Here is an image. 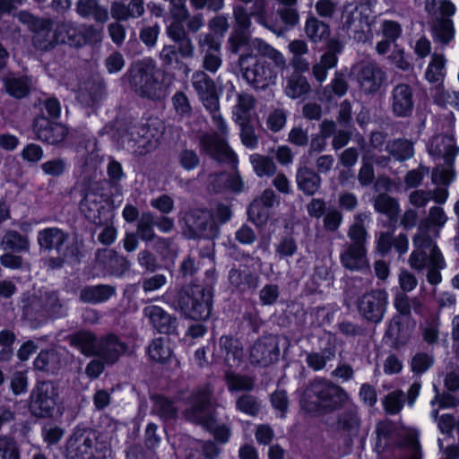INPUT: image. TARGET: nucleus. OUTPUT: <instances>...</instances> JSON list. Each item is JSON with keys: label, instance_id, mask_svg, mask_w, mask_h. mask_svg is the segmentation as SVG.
<instances>
[{"label": "nucleus", "instance_id": "obj_3", "mask_svg": "<svg viewBox=\"0 0 459 459\" xmlns=\"http://www.w3.org/2000/svg\"><path fill=\"white\" fill-rule=\"evenodd\" d=\"M68 233L56 227L45 228L38 233V243L41 250H55L56 256H50L48 264L52 269L62 268L65 264H80L86 257L82 241L74 239L66 243Z\"/></svg>", "mask_w": 459, "mask_h": 459}, {"label": "nucleus", "instance_id": "obj_2", "mask_svg": "<svg viewBox=\"0 0 459 459\" xmlns=\"http://www.w3.org/2000/svg\"><path fill=\"white\" fill-rule=\"evenodd\" d=\"M189 405L185 410L186 419L201 426L211 434L213 441L220 445L227 444L232 435L229 424L219 422L216 410L212 403V392L207 388L194 389L186 399Z\"/></svg>", "mask_w": 459, "mask_h": 459}, {"label": "nucleus", "instance_id": "obj_57", "mask_svg": "<svg viewBox=\"0 0 459 459\" xmlns=\"http://www.w3.org/2000/svg\"><path fill=\"white\" fill-rule=\"evenodd\" d=\"M434 359L426 352L416 353L411 362V369L415 374H423L433 365Z\"/></svg>", "mask_w": 459, "mask_h": 459}, {"label": "nucleus", "instance_id": "obj_29", "mask_svg": "<svg viewBox=\"0 0 459 459\" xmlns=\"http://www.w3.org/2000/svg\"><path fill=\"white\" fill-rule=\"evenodd\" d=\"M152 402V413L161 420H174L178 416V407L172 399L162 394H154L151 396Z\"/></svg>", "mask_w": 459, "mask_h": 459}, {"label": "nucleus", "instance_id": "obj_40", "mask_svg": "<svg viewBox=\"0 0 459 459\" xmlns=\"http://www.w3.org/2000/svg\"><path fill=\"white\" fill-rule=\"evenodd\" d=\"M310 91V84L307 78L300 74H293L287 81L285 89L286 95L292 100L299 99L303 95L308 93Z\"/></svg>", "mask_w": 459, "mask_h": 459}, {"label": "nucleus", "instance_id": "obj_62", "mask_svg": "<svg viewBox=\"0 0 459 459\" xmlns=\"http://www.w3.org/2000/svg\"><path fill=\"white\" fill-rule=\"evenodd\" d=\"M382 35L393 42H395L402 35L403 29L398 22L385 20L381 24Z\"/></svg>", "mask_w": 459, "mask_h": 459}, {"label": "nucleus", "instance_id": "obj_54", "mask_svg": "<svg viewBox=\"0 0 459 459\" xmlns=\"http://www.w3.org/2000/svg\"><path fill=\"white\" fill-rule=\"evenodd\" d=\"M40 169L47 176L59 178L67 170V162L63 158H54L43 162Z\"/></svg>", "mask_w": 459, "mask_h": 459}, {"label": "nucleus", "instance_id": "obj_25", "mask_svg": "<svg viewBox=\"0 0 459 459\" xmlns=\"http://www.w3.org/2000/svg\"><path fill=\"white\" fill-rule=\"evenodd\" d=\"M298 188L304 195L312 196L321 187V177L314 169L306 166L299 167L296 174Z\"/></svg>", "mask_w": 459, "mask_h": 459}, {"label": "nucleus", "instance_id": "obj_63", "mask_svg": "<svg viewBox=\"0 0 459 459\" xmlns=\"http://www.w3.org/2000/svg\"><path fill=\"white\" fill-rule=\"evenodd\" d=\"M439 338V320L432 318L427 321V325L422 331V339L429 345L435 344Z\"/></svg>", "mask_w": 459, "mask_h": 459}, {"label": "nucleus", "instance_id": "obj_9", "mask_svg": "<svg viewBox=\"0 0 459 459\" xmlns=\"http://www.w3.org/2000/svg\"><path fill=\"white\" fill-rule=\"evenodd\" d=\"M32 130L36 138L42 143L61 149L74 147V134L70 133L69 128L46 117L44 113L34 117Z\"/></svg>", "mask_w": 459, "mask_h": 459}, {"label": "nucleus", "instance_id": "obj_23", "mask_svg": "<svg viewBox=\"0 0 459 459\" xmlns=\"http://www.w3.org/2000/svg\"><path fill=\"white\" fill-rule=\"evenodd\" d=\"M75 12L82 19H92L96 23L105 24L108 19V10L98 0H77Z\"/></svg>", "mask_w": 459, "mask_h": 459}, {"label": "nucleus", "instance_id": "obj_55", "mask_svg": "<svg viewBox=\"0 0 459 459\" xmlns=\"http://www.w3.org/2000/svg\"><path fill=\"white\" fill-rule=\"evenodd\" d=\"M178 160L181 168L186 171L195 169L200 164V157L195 151L183 149L179 152Z\"/></svg>", "mask_w": 459, "mask_h": 459}, {"label": "nucleus", "instance_id": "obj_31", "mask_svg": "<svg viewBox=\"0 0 459 459\" xmlns=\"http://www.w3.org/2000/svg\"><path fill=\"white\" fill-rule=\"evenodd\" d=\"M212 185L218 193L228 190L240 193L244 189V182L238 173H217L212 178Z\"/></svg>", "mask_w": 459, "mask_h": 459}, {"label": "nucleus", "instance_id": "obj_15", "mask_svg": "<svg viewBox=\"0 0 459 459\" xmlns=\"http://www.w3.org/2000/svg\"><path fill=\"white\" fill-rule=\"evenodd\" d=\"M86 196L81 202V211L91 223L95 225H107L114 216V209L110 202L102 196L97 199L96 195Z\"/></svg>", "mask_w": 459, "mask_h": 459}, {"label": "nucleus", "instance_id": "obj_20", "mask_svg": "<svg viewBox=\"0 0 459 459\" xmlns=\"http://www.w3.org/2000/svg\"><path fill=\"white\" fill-rule=\"evenodd\" d=\"M229 281L232 289L239 293H254L259 282V276L249 268H232L229 272Z\"/></svg>", "mask_w": 459, "mask_h": 459}, {"label": "nucleus", "instance_id": "obj_53", "mask_svg": "<svg viewBox=\"0 0 459 459\" xmlns=\"http://www.w3.org/2000/svg\"><path fill=\"white\" fill-rule=\"evenodd\" d=\"M250 34L247 31L233 30L228 39L229 49L233 54H238L242 48L249 50Z\"/></svg>", "mask_w": 459, "mask_h": 459}, {"label": "nucleus", "instance_id": "obj_45", "mask_svg": "<svg viewBox=\"0 0 459 459\" xmlns=\"http://www.w3.org/2000/svg\"><path fill=\"white\" fill-rule=\"evenodd\" d=\"M57 355L54 350H41L33 361L36 370L54 373L56 369Z\"/></svg>", "mask_w": 459, "mask_h": 459}, {"label": "nucleus", "instance_id": "obj_50", "mask_svg": "<svg viewBox=\"0 0 459 459\" xmlns=\"http://www.w3.org/2000/svg\"><path fill=\"white\" fill-rule=\"evenodd\" d=\"M367 230L363 224L361 215L359 214L355 217V222L350 227L348 237L351 241V245L366 247L367 242Z\"/></svg>", "mask_w": 459, "mask_h": 459}, {"label": "nucleus", "instance_id": "obj_58", "mask_svg": "<svg viewBox=\"0 0 459 459\" xmlns=\"http://www.w3.org/2000/svg\"><path fill=\"white\" fill-rule=\"evenodd\" d=\"M103 28H97L93 24L83 25L82 30H80V41L82 47L90 44L97 43L101 41Z\"/></svg>", "mask_w": 459, "mask_h": 459}, {"label": "nucleus", "instance_id": "obj_37", "mask_svg": "<svg viewBox=\"0 0 459 459\" xmlns=\"http://www.w3.org/2000/svg\"><path fill=\"white\" fill-rule=\"evenodd\" d=\"M348 87L344 74L336 71L331 82L323 89L322 99L330 102L334 97L342 98L347 93Z\"/></svg>", "mask_w": 459, "mask_h": 459}, {"label": "nucleus", "instance_id": "obj_10", "mask_svg": "<svg viewBox=\"0 0 459 459\" xmlns=\"http://www.w3.org/2000/svg\"><path fill=\"white\" fill-rule=\"evenodd\" d=\"M0 249L4 253L0 255V264L7 269L19 270L22 267V254L30 250L27 235L15 230H6L0 237Z\"/></svg>", "mask_w": 459, "mask_h": 459}, {"label": "nucleus", "instance_id": "obj_35", "mask_svg": "<svg viewBox=\"0 0 459 459\" xmlns=\"http://www.w3.org/2000/svg\"><path fill=\"white\" fill-rule=\"evenodd\" d=\"M200 143L203 150L214 158L220 155H225L229 158L230 156L236 157V153L230 148L228 143L216 135L204 136Z\"/></svg>", "mask_w": 459, "mask_h": 459}, {"label": "nucleus", "instance_id": "obj_33", "mask_svg": "<svg viewBox=\"0 0 459 459\" xmlns=\"http://www.w3.org/2000/svg\"><path fill=\"white\" fill-rule=\"evenodd\" d=\"M99 338L91 331H79L72 335L71 344L86 357H94Z\"/></svg>", "mask_w": 459, "mask_h": 459}, {"label": "nucleus", "instance_id": "obj_52", "mask_svg": "<svg viewBox=\"0 0 459 459\" xmlns=\"http://www.w3.org/2000/svg\"><path fill=\"white\" fill-rule=\"evenodd\" d=\"M264 321L257 313L247 312L243 315L242 330L247 337L259 333Z\"/></svg>", "mask_w": 459, "mask_h": 459}, {"label": "nucleus", "instance_id": "obj_8", "mask_svg": "<svg viewBox=\"0 0 459 459\" xmlns=\"http://www.w3.org/2000/svg\"><path fill=\"white\" fill-rule=\"evenodd\" d=\"M183 234L188 239H214L219 227L212 221V212L206 207H190L183 213Z\"/></svg>", "mask_w": 459, "mask_h": 459}, {"label": "nucleus", "instance_id": "obj_39", "mask_svg": "<svg viewBox=\"0 0 459 459\" xmlns=\"http://www.w3.org/2000/svg\"><path fill=\"white\" fill-rule=\"evenodd\" d=\"M255 100L248 93L238 94L237 104L233 112L236 121L241 126L247 125L250 119V111L255 107Z\"/></svg>", "mask_w": 459, "mask_h": 459}, {"label": "nucleus", "instance_id": "obj_46", "mask_svg": "<svg viewBox=\"0 0 459 459\" xmlns=\"http://www.w3.org/2000/svg\"><path fill=\"white\" fill-rule=\"evenodd\" d=\"M250 159L254 170L258 177H271L276 172V165L272 158L255 154Z\"/></svg>", "mask_w": 459, "mask_h": 459}, {"label": "nucleus", "instance_id": "obj_14", "mask_svg": "<svg viewBox=\"0 0 459 459\" xmlns=\"http://www.w3.org/2000/svg\"><path fill=\"white\" fill-rule=\"evenodd\" d=\"M238 65L244 78L252 83L267 81L272 76L271 64L265 60L264 56L255 55L252 50L239 56Z\"/></svg>", "mask_w": 459, "mask_h": 459}, {"label": "nucleus", "instance_id": "obj_13", "mask_svg": "<svg viewBox=\"0 0 459 459\" xmlns=\"http://www.w3.org/2000/svg\"><path fill=\"white\" fill-rule=\"evenodd\" d=\"M279 341L276 336L268 333L259 337L249 350V360L254 366L268 367L279 360Z\"/></svg>", "mask_w": 459, "mask_h": 459}, {"label": "nucleus", "instance_id": "obj_48", "mask_svg": "<svg viewBox=\"0 0 459 459\" xmlns=\"http://www.w3.org/2000/svg\"><path fill=\"white\" fill-rule=\"evenodd\" d=\"M108 184V186L118 191L121 189V181L126 178V175L119 161L111 158L107 167Z\"/></svg>", "mask_w": 459, "mask_h": 459}, {"label": "nucleus", "instance_id": "obj_61", "mask_svg": "<svg viewBox=\"0 0 459 459\" xmlns=\"http://www.w3.org/2000/svg\"><path fill=\"white\" fill-rule=\"evenodd\" d=\"M298 250V245L292 236H284L275 247L276 254L281 258L290 257Z\"/></svg>", "mask_w": 459, "mask_h": 459}, {"label": "nucleus", "instance_id": "obj_49", "mask_svg": "<svg viewBox=\"0 0 459 459\" xmlns=\"http://www.w3.org/2000/svg\"><path fill=\"white\" fill-rule=\"evenodd\" d=\"M123 14L118 13V10H114L112 16L117 21H126L130 17H140L144 13V6L143 0H131L128 6L124 4L120 5Z\"/></svg>", "mask_w": 459, "mask_h": 459}, {"label": "nucleus", "instance_id": "obj_34", "mask_svg": "<svg viewBox=\"0 0 459 459\" xmlns=\"http://www.w3.org/2000/svg\"><path fill=\"white\" fill-rule=\"evenodd\" d=\"M360 423L359 407L352 402L336 419L337 429L348 433L357 430Z\"/></svg>", "mask_w": 459, "mask_h": 459}, {"label": "nucleus", "instance_id": "obj_56", "mask_svg": "<svg viewBox=\"0 0 459 459\" xmlns=\"http://www.w3.org/2000/svg\"><path fill=\"white\" fill-rule=\"evenodd\" d=\"M445 66V60L441 56H435L429 62L426 73V79L432 83L437 82L442 78V70Z\"/></svg>", "mask_w": 459, "mask_h": 459}, {"label": "nucleus", "instance_id": "obj_22", "mask_svg": "<svg viewBox=\"0 0 459 459\" xmlns=\"http://www.w3.org/2000/svg\"><path fill=\"white\" fill-rule=\"evenodd\" d=\"M144 314L149 317L151 324L162 334H172L175 333L177 325L176 318L172 317L160 306H151L144 308Z\"/></svg>", "mask_w": 459, "mask_h": 459}, {"label": "nucleus", "instance_id": "obj_26", "mask_svg": "<svg viewBox=\"0 0 459 459\" xmlns=\"http://www.w3.org/2000/svg\"><path fill=\"white\" fill-rule=\"evenodd\" d=\"M342 266L350 271H359L368 264L366 247L350 244L340 255Z\"/></svg>", "mask_w": 459, "mask_h": 459}, {"label": "nucleus", "instance_id": "obj_32", "mask_svg": "<svg viewBox=\"0 0 459 459\" xmlns=\"http://www.w3.org/2000/svg\"><path fill=\"white\" fill-rule=\"evenodd\" d=\"M305 32L308 39L316 44L328 39L331 30L328 23L313 15H308L305 23Z\"/></svg>", "mask_w": 459, "mask_h": 459}, {"label": "nucleus", "instance_id": "obj_28", "mask_svg": "<svg viewBox=\"0 0 459 459\" xmlns=\"http://www.w3.org/2000/svg\"><path fill=\"white\" fill-rule=\"evenodd\" d=\"M99 255L104 269L109 275L122 277L130 268L129 261L113 249H106L102 255Z\"/></svg>", "mask_w": 459, "mask_h": 459}, {"label": "nucleus", "instance_id": "obj_41", "mask_svg": "<svg viewBox=\"0 0 459 459\" xmlns=\"http://www.w3.org/2000/svg\"><path fill=\"white\" fill-rule=\"evenodd\" d=\"M247 214L248 221L255 224V227L263 228L270 219L271 209L264 206L257 199H254L247 207Z\"/></svg>", "mask_w": 459, "mask_h": 459}, {"label": "nucleus", "instance_id": "obj_43", "mask_svg": "<svg viewBox=\"0 0 459 459\" xmlns=\"http://www.w3.org/2000/svg\"><path fill=\"white\" fill-rule=\"evenodd\" d=\"M386 150L390 155L398 161H405L414 154L412 143L406 139H397L389 143Z\"/></svg>", "mask_w": 459, "mask_h": 459}, {"label": "nucleus", "instance_id": "obj_24", "mask_svg": "<svg viewBox=\"0 0 459 459\" xmlns=\"http://www.w3.org/2000/svg\"><path fill=\"white\" fill-rule=\"evenodd\" d=\"M220 352L227 365L239 366L243 359L242 342L232 335H222L219 341Z\"/></svg>", "mask_w": 459, "mask_h": 459}, {"label": "nucleus", "instance_id": "obj_64", "mask_svg": "<svg viewBox=\"0 0 459 459\" xmlns=\"http://www.w3.org/2000/svg\"><path fill=\"white\" fill-rule=\"evenodd\" d=\"M172 104L177 112L181 117L189 115L192 111L191 105L186 94L183 91H177L172 97Z\"/></svg>", "mask_w": 459, "mask_h": 459}, {"label": "nucleus", "instance_id": "obj_19", "mask_svg": "<svg viewBox=\"0 0 459 459\" xmlns=\"http://www.w3.org/2000/svg\"><path fill=\"white\" fill-rule=\"evenodd\" d=\"M266 15L264 0H255L250 11L242 4H237L233 7V17L235 20L234 30L248 32L252 24L251 18L256 17L259 20Z\"/></svg>", "mask_w": 459, "mask_h": 459}, {"label": "nucleus", "instance_id": "obj_44", "mask_svg": "<svg viewBox=\"0 0 459 459\" xmlns=\"http://www.w3.org/2000/svg\"><path fill=\"white\" fill-rule=\"evenodd\" d=\"M148 354L152 360L165 363L170 358L172 351L167 342L160 337L155 338L148 348Z\"/></svg>", "mask_w": 459, "mask_h": 459}, {"label": "nucleus", "instance_id": "obj_11", "mask_svg": "<svg viewBox=\"0 0 459 459\" xmlns=\"http://www.w3.org/2000/svg\"><path fill=\"white\" fill-rule=\"evenodd\" d=\"M388 305V294L384 289H374L364 293L358 299V310L368 322L378 324L382 321Z\"/></svg>", "mask_w": 459, "mask_h": 459}, {"label": "nucleus", "instance_id": "obj_4", "mask_svg": "<svg viewBox=\"0 0 459 459\" xmlns=\"http://www.w3.org/2000/svg\"><path fill=\"white\" fill-rule=\"evenodd\" d=\"M348 392L332 382L313 386L300 400L301 410L311 416H322L342 410L350 402Z\"/></svg>", "mask_w": 459, "mask_h": 459}, {"label": "nucleus", "instance_id": "obj_17", "mask_svg": "<svg viewBox=\"0 0 459 459\" xmlns=\"http://www.w3.org/2000/svg\"><path fill=\"white\" fill-rule=\"evenodd\" d=\"M341 28L348 35L352 34L358 40H362L364 27H369L368 15L363 14L358 4H345L342 10Z\"/></svg>", "mask_w": 459, "mask_h": 459}, {"label": "nucleus", "instance_id": "obj_59", "mask_svg": "<svg viewBox=\"0 0 459 459\" xmlns=\"http://www.w3.org/2000/svg\"><path fill=\"white\" fill-rule=\"evenodd\" d=\"M394 307L396 314L394 316H401L404 319L413 320L411 317V306L409 297L405 293H398L394 299Z\"/></svg>", "mask_w": 459, "mask_h": 459}, {"label": "nucleus", "instance_id": "obj_27", "mask_svg": "<svg viewBox=\"0 0 459 459\" xmlns=\"http://www.w3.org/2000/svg\"><path fill=\"white\" fill-rule=\"evenodd\" d=\"M53 37L57 45L82 48L80 30L72 22H61L56 25Z\"/></svg>", "mask_w": 459, "mask_h": 459}, {"label": "nucleus", "instance_id": "obj_12", "mask_svg": "<svg viewBox=\"0 0 459 459\" xmlns=\"http://www.w3.org/2000/svg\"><path fill=\"white\" fill-rule=\"evenodd\" d=\"M414 327V320L393 316L386 324L383 341L391 349L399 351L410 343Z\"/></svg>", "mask_w": 459, "mask_h": 459}, {"label": "nucleus", "instance_id": "obj_7", "mask_svg": "<svg viewBox=\"0 0 459 459\" xmlns=\"http://www.w3.org/2000/svg\"><path fill=\"white\" fill-rule=\"evenodd\" d=\"M59 399V388L55 382L39 380L30 393L28 411L35 419H50L55 414Z\"/></svg>", "mask_w": 459, "mask_h": 459}, {"label": "nucleus", "instance_id": "obj_5", "mask_svg": "<svg viewBox=\"0 0 459 459\" xmlns=\"http://www.w3.org/2000/svg\"><path fill=\"white\" fill-rule=\"evenodd\" d=\"M110 444L100 432L84 429L74 432L65 445V459H107Z\"/></svg>", "mask_w": 459, "mask_h": 459}, {"label": "nucleus", "instance_id": "obj_16", "mask_svg": "<svg viewBox=\"0 0 459 459\" xmlns=\"http://www.w3.org/2000/svg\"><path fill=\"white\" fill-rule=\"evenodd\" d=\"M415 99L413 88L405 82L396 84L390 97V108L396 117H410L414 110Z\"/></svg>", "mask_w": 459, "mask_h": 459}, {"label": "nucleus", "instance_id": "obj_47", "mask_svg": "<svg viewBox=\"0 0 459 459\" xmlns=\"http://www.w3.org/2000/svg\"><path fill=\"white\" fill-rule=\"evenodd\" d=\"M225 381L230 392L251 391L254 388L253 379L245 375L227 373Z\"/></svg>", "mask_w": 459, "mask_h": 459}, {"label": "nucleus", "instance_id": "obj_38", "mask_svg": "<svg viewBox=\"0 0 459 459\" xmlns=\"http://www.w3.org/2000/svg\"><path fill=\"white\" fill-rule=\"evenodd\" d=\"M375 210L387 216L391 222H396L400 212L398 201L386 194H380L375 200Z\"/></svg>", "mask_w": 459, "mask_h": 459}, {"label": "nucleus", "instance_id": "obj_51", "mask_svg": "<svg viewBox=\"0 0 459 459\" xmlns=\"http://www.w3.org/2000/svg\"><path fill=\"white\" fill-rule=\"evenodd\" d=\"M236 408L247 415L256 416L260 411V403L255 396L246 394L238 398Z\"/></svg>", "mask_w": 459, "mask_h": 459}, {"label": "nucleus", "instance_id": "obj_18", "mask_svg": "<svg viewBox=\"0 0 459 459\" xmlns=\"http://www.w3.org/2000/svg\"><path fill=\"white\" fill-rule=\"evenodd\" d=\"M127 345L114 333H108L99 338L94 357L104 360L107 365L117 363L126 351Z\"/></svg>", "mask_w": 459, "mask_h": 459}, {"label": "nucleus", "instance_id": "obj_30", "mask_svg": "<svg viewBox=\"0 0 459 459\" xmlns=\"http://www.w3.org/2000/svg\"><path fill=\"white\" fill-rule=\"evenodd\" d=\"M116 294V289L107 284L85 286L80 291L82 301L90 304H100L108 301Z\"/></svg>", "mask_w": 459, "mask_h": 459}, {"label": "nucleus", "instance_id": "obj_6", "mask_svg": "<svg viewBox=\"0 0 459 459\" xmlns=\"http://www.w3.org/2000/svg\"><path fill=\"white\" fill-rule=\"evenodd\" d=\"M130 84L141 97L152 100H160L167 93L164 72L156 68L152 62L136 65L131 73Z\"/></svg>", "mask_w": 459, "mask_h": 459}, {"label": "nucleus", "instance_id": "obj_1", "mask_svg": "<svg viewBox=\"0 0 459 459\" xmlns=\"http://www.w3.org/2000/svg\"><path fill=\"white\" fill-rule=\"evenodd\" d=\"M216 284L215 272L207 270L202 281L184 285L178 290L173 299L174 308L186 319L208 320L213 310Z\"/></svg>", "mask_w": 459, "mask_h": 459}, {"label": "nucleus", "instance_id": "obj_60", "mask_svg": "<svg viewBox=\"0 0 459 459\" xmlns=\"http://www.w3.org/2000/svg\"><path fill=\"white\" fill-rule=\"evenodd\" d=\"M0 459H20L16 443L8 437H0Z\"/></svg>", "mask_w": 459, "mask_h": 459}, {"label": "nucleus", "instance_id": "obj_42", "mask_svg": "<svg viewBox=\"0 0 459 459\" xmlns=\"http://www.w3.org/2000/svg\"><path fill=\"white\" fill-rule=\"evenodd\" d=\"M160 57L163 65L167 69H175L178 71H186L187 65L182 60L176 46H164L160 51Z\"/></svg>", "mask_w": 459, "mask_h": 459}, {"label": "nucleus", "instance_id": "obj_21", "mask_svg": "<svg viewBox=\"0 0 459 459\" xmlns=\"http://www.w3.org/2000/svg\"><path fill=\"white\" fill-rule=\"evenodd\" d=\"M385 79V74L373 64L364 65L358 74L359 86L367 94L378 91Z\"/></svg>", "mask_w": 459, "mask_h": 459}, {"label": "nucleus", "instance_id": "obj_36", "mask_svg": "<svg viewBox=\"0 0 459 459\" xmlns=\"http://www.w3.org/2000/svg\"><path fill=\"white\" fill-rule=\"evenodd\" d=\"M3 82L6 93L14 99H23L30 92V83L26 76L5 77Z\"/></svg>", "mask_w": 459, "mask_h": 459}]
</instances>
